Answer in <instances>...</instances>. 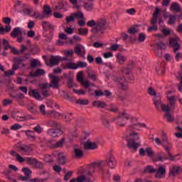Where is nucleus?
I'll use <instances>...</instances> for the list:
<instances>
[{"instance_id":"41","label":"nucleus","mask_w":182,"mask_h":182,"mask_svg":"<svg viewBox=\"0 0 182 182\" xmlns=\"http://www.w3.org/2000/svg\"><path fill=\"white\" fill-rule=\"evenodd\" d=\"M26 13H27V15H28V16H32L33 18L36 16V11H33L29 9H27L26 8V9H25V11H24V15H26Z\"/></svg>"},{"instance_id":"22","label":"nucleus","mask_w":182,"mask_h":182,"mask_svg":"<svg viewBox=\"0 0 182 182\" xmlns=\"http://www.w3.org/2000/svg\"><path fill=\"white\" fill-rule=\"evenodd\" d=\"M60 60H62V57L59 55H52L50 58V63L52 66H58Z\"/></svg>"},{"instance_id":"63","label":"nucleus","mask_w":182,"mask_h":182,"mask_svg":"<svg viewBox=\"0 0 182 182\" xmlns=\"http://www.w3.org/2000/svg\"><path fill=\"white\" fill-rule=\"evenodd\" d=\"M138 40L139 42H144V41H146V34L141 33L139 36Z\"/></svg>"},{"instance_id":"32","label":"nucleus","mask_w":182,"mask_h":182,"mask_svg":"<svg viewBox=\"0 0 182 182\" xmlns=\"http://www.w3.org/2000/svg\"><path fill=\"white\" fill-rule=\"evenodd\" d=\"M77 146H74V154L76 159H82L83 157V151L76 148Z\"/></svg>"},{"instance_id":"44","label":"nucleus","mask_w":182,"mask_h":182,"mask_svg":"<svg viewBox=\"0 0 182 182\" xmlns=\"http://www.w3.org/2000/svg\"><path fill=\"white\" fill-rule=\"evenodd\" d=\"M156 72L158 75H164L166 70L164 69V65H158L156 67Z\"/></svg>"},{"instance_id":"42","label":"nucleus","mask_w":182,"mask_h":182,"mask_svg":"<svg viewBox=\"0 0 182 182\" xmlns=\"http://www.w3.org/2000/svg\"><path fill=\"white\" fill-rule=\"evenodd\" d=\"M41 25L45 31H48V29H52V24L48 21H43Z\"/></svg>"},{"instance_id":"49","label":"nucleus","mask_w":182,"mask_h":182,"mask_svg":"<svg viewBox=\"0 0 182 182\" xmlns=\"http://www.w3.org/2000/svg\"><path fill=\"white\" fill-rule=\"evenodd\" d=\"M73 15L74 18H76L77 19H83V18H85V16L82 13V11H77L76 13H73Z\"/></svg>"},{"instance_id":"37","label":"nucleus","mask_w":182,"mask_h":182,"mask_svg":"<svg viewBox=\"0 0 182 182\" xmlns=\"http://www.w3.org/2000/svg\"><path fill=\"white\" fill-rule=\"evenodd\" d=\"M95 6V4L92 2H84V9L85 11H93V8Z\"/></svg>"},{"instance_id":"30","label":"nucleus","mask_w":182,"mask_h":182,"mask_svg":"<svg viewBox=\"0 0 182 182\" xmlns=\"http://www.w3.org/2000/svg\"><path fill=\"white\" fill-rule=\"evenodd\" d=\"M43 9L46 18L52 16V9H50V6H49V5H44Z\"/></svg>"},{"instance_id":"12","label":"nucleus","mask_w":182,"mask_h":182,"mask_svg":"<svg viewBox=\"0 0 182 182\" xmlns=\"http://www.w3.org/2000/svg\"><path fill=\"white\" fill-rule=\"evenodd\" d=\"M47 134L52 137H59V136H62L63 134V131L60 128L58 129H49L47 131Z\"/></svg>"},{"instance_id":"56","label":"nucleus","mask_w":182,"mask_h":182,"mask_svg":"<svg viewBox=\"0 0 182 182\" xmlns=\"http://www.w3.org/2000/svg\"><path fill=\"white\" fill-rule=\"evenodd\" d=\"M44 181H48V178H35L29 181V182H44Z\"/></svg>"},{"instance_id":"27","label":"nucleus","mask_w":182,"mask_h":182,"mask_svg":"<svg viewBox=\"0 0 182 182\" xmlns=\"http://www.w3.org/2000/svg\"><path fill=\"white\" fill-rule=\"evenodd\" d=\"M0 26H1V23H0ZM11 31H12V26H11L10 24L6 25L5 28H4V26H1L0 35H4L5 32L6 33H8L11 32Z\"/></svg>"},{"instance_id":"48","label":"nucleus","mask_w":182,"mask_h":182,"mask_svg":"<svg viewBox=\"0 0 182 182\" xmlns=\"http://www.w3.org/2000/svg\"><path fill=\"white\" fill-rule=\"evenodd\" d=\"M154 53L157 58H162L163 57V51L161 50L159 48L154 47Z\"/></svg>"},{"instance_id":"31","label":"nucleus","mask_w":182,"mask_h":182,"mask_svg":"<svg viewBox=\"0 0 182 182\" xmlns=\"http://www.w3.org/2000/svg\"><path fill=\"white\" fill-rule=\"evenodd\" d=\"M87 73L89 79H91L93 82H96V80H97V76L93 70H87Z\"/></svg>"},{"instance_id":"21","label":"nucleus","mask_w":182,"mask_h":182,"mask_svg":"<svg viewBox=\"0 0 182 182\" xmlns=\"http://www.w3.org/2000/svg\"><path fill=\"white\" fill-rule=\"evenodd\" d=\"M10 35L11 38H18V35H26V33L25 31H22V28L16 27L14 28Z\"/></svg>"},{"instance_id":"55","label":"nucleus","mask_w":182,"mask_h":182,"mask_svg":"<svg viewBox=\"0 0 182 182\" xmlns=\"http://www.w3.org/2000/svg\"><path fill=\"white\" fill-rule=\"evenodd\" d=\"M65 21L67 23H70V22H75V16L72 14L71 16H67L65 18Z\"/></svg>"},{"instance_id":"40","label":"nucleus","mask_w":182,"mask_h":182,"mask_svg":"<svg viewBox=\"0 0 182 182\" xmlns=\"http://www.w3.org/2000/svg\"><path fill=\"white\" fill-rule=\"evenodd\" d=\"M117 62H119V63L120 65H123V63H124L127 60V58H126V57H124V55L118 53L117 54Z\"/></svg>"},{"instance_id":"17","label":"nucleus","mask_w":182,"mask_h":182,"mask_svg":"<svg viewBox=\"0 0 182 182\" xmlns=\"http://www.w3.org/2000/svg\"><path fill=\"white\" fill-rule=\"evenodd\" d=\"M28 96L33 97L36 100H42V96H41V94L36 89H31L28 90Z\"/></svg>"},{"instance_id":"33","label":"nucleus","mask_w":182,"mask_h":182,"mask_svg":"<svg viewBox=\"0 0 182 182\" xmlns=\"http://www.w3.org/2000/svg\"><path fill=\"white\" fill-rule=\"evenodd\" d=\"M171 11L172 12H180L181 11V7L180 6V4H178V3L173 2L171 6Z\"/></svg>"},{"instance_id":"64","label":"nucleus","mask_w":182,"mask_h":182,"mask_svg":"<svg viewBox=\"0 0 182 182\" xmlns=\"http://www.w3.org/2000/svg\"><path fill=\"white\" fill-rule=\"evenodd\" d=\"M148 93L149 95H150V96H154L156 95V90H154V87H149L148 88Z\"/></svg>"},{"instance_id":"16","label":"nucleus","mask_w":182,"mask_h":182,"mask_svg":"<svg viewBox=\"0 0 182 182\" xmlns=\"http://www.w3.org/2000/svg\"><path fill=\"white\" fill-rule=\"evenodd\" d=\"M102 125L108 129L109 130H113V126L110 124V121L109 120V117L107 115H103L101 118Z\"/></svg>"},{"instance_id":"61","label":"nucleus","mask_w":182,"mask_h":182,"mask_svg":"<svg viewBox=\"0 0 182 182\" xmlns=\"http://www.w3.org/2000/svg\"><path fill=\"white\" fill-rule=\"evenodd\" d=\"M4 75L6 76V77H9V76H14V75H15V70H9L4 73Z\"/></svg>"},{"instance_id":"20","label":"nucleus","mask_w":182,"mask_h":182,"mask_svg":"<svg viewBox=\"0 0 182 182\" xmlns=\"http://www.w3.org/2000/svg\"><path fill=\"white\" fill-rule=\"evenodd\" d=\"M75 53H76V55H77L78 56H82V53H83V55L86 54V49L85 48V46L80 45V44H77L75 48Z\"/></svg>"},{"instance_id":"57","label":"nucleus","mask_w":182,"mask_h":182,"mask_svg":"<svg viewBox=\"0 0 182 182\" xmlns=\"http://www.w3.org/2000/svg\"><path fill=\"white\" fill-rule=\"evenodd\" d=\"M73 174V172L72 171H68L65 176H64V180L65 181H68L69 178L72 177Z\"/></svg>"},{"instance_id":"47","label":"nucleus","mask_w":182,"mask_h":182,"mask_svg":"<svg viewBox=\"0 0 182 182\" xmlns=\"http://www.w3.org/2000/svg\"><path fill=\"white\" fill-rule=\"evenodd\" d=\"M169 100V105L171 107L170 109H174L176 106V100L174 99V97H168Z\"/></svg>"},{"instance_id":"62","label":"nucleus","mask_w":182,"mask_h":182,"mask_svg":"<svg viewBox=\"0 0 182 182\" xmlns=\"http://www.w3.org/2000/svg\"><path fill=\"white\" fill-rule=\"evenodd\" d=\"M34 132H36V133H38V134H41V133H42V127H41V125H37L33 128Z\"/></svg>"},{"instance_id":"45","label":"nucleus","mask_w":182,"mask_h":182,"mask_svg":"<svg viewBox=\"0 0 182 182\" xmlns=\"http://www.w3.org/2000/svg\"><path fill=\"white\" fill-rule=\"evenodd\" d=\"M65 143V138H62L60 141H57L55 144L53 146L54 149L62 147Z\"/></svg>"},{"instance_id":"51","label":"nucleus","mask_w":182,"mask_h":182,"mask_svg":"<svg viewBox=\"0 0 182 182\" xmlns=\"http://www.w3.org/2000/svg\"><path fill=\"white\" fill-rule=\"evenodd\" d=\"M146 153L148 157H153L154 156V151L151 147H148L146 149Z\"/></svg>"},{"instance_id":"2","label":"nucleus","mask_w":182,"mask_h":182,"mask_svg":"<svg viewBox=\"0 0 182 182\" xmlns=\"http://www.w3.org/2000/svg\"><path fill=\"white\" fill-rule=\"evenodd\" d=\"M107 21L105 19H98L97 21L95 20H90L87 21V26L92 28L91 32L92 33H100L103 35L105 31L107 28L106 26Z\"/></svg>"},{"instance_id":"11","label":"nucleus","mask_w":182,"mask_h":182,"mask_svg":"<svg viewBox=\"0 0 182 182\" xmlns=\"http://www.w3.org/2000/svg\"><path fill=\"white\" fill-rule=\"evenodd\" d=\"M26 9V4H23L22 1L17 0L14 3V10L16 12H18L19 14H22L25 12Z\"/></svg>"},{"instance_id":"53","label":"nucleus","mask_w":182,"mask_h":182,"mask_svg":"<svg viewBox=\"0 0 182 182\" xmlns=\"http://www.w3.org/2000/svg\"><path fill=\"white\" fill-rule=\"evenodd\" d=\"M155 48H159V49H166V48H167V46H166L165 43L157 42V43H156V47Z\"/></svg>"},{"instance_id":"54","label":"nucleus","mask_w":182,"mask_h":182,"mask_svg":"<svg viewBox=\"0 0 182 182\" xmlns=\"http://www.w3.org/2000/svg\"><path fill=\"white\" fill-rule=\"evenodd\" d=\"M14 114V116L12 114L13 119H16V120H18V122H22V119H25V117L19 115V112H16Z\"/></svg>"},{"instance_id":"7","label":"nucleus","mask_w":182,"mask_h":182,"mask_svg":"<svg viewBox=\"0 0 182 182\" xmlns=\"http://www.w3.org/2000/svg\"><path fill=\"white\" fill-rule=\"evenodd\" d=\"M28 60V57L26 56H19V57H14L13 58V65L11 67V70H18L21 69L20 65H22L23 68L26 66L25 64H23V62H26Z\"/></svg>"},{"instance_id":"3","label":"nucleus","mask_w":182,"mask_h":182,"mask_svg":"<svg viewBox=\"0 0 182 182\" xmlns=\"http://www.w3.org/2000/svg\"><path fill=\"white\" fill-rule=\"evenodd\" d=\"M124 119L132 120V122L137 120L136 117L130 115V114H127L126 111L120 112L119 116L112 118L113 122H114L117 126H119V127H124V126H126V122H124Z\"/></svg>"},{"instance_id":"8","label":"nucleus","mask_w":182,"mask_h":182,"mask_svg":"<svg viewBox=\"0 0 182 182\" xmlns=\"http://www.w3.org/2000/svg\"><path fill=\"white\" fill-rule=\"evenodd\" d=\"M87 66V63L83 61H78L77 63H68L66 67L64 69H70V70H76L79 69V68H86Z\"/></svg>"},{"instance_id":"39","label":"nucleus","mask_w":182,"mask_h":182,"mask_svg":"<svg viewBox=\"0 0 182 182\" xmlns=\"http://www.w3.org/2000/svg\"><path fill=\"white\" fill-rule=\"evenodd\" d=\"M156 171H157V170L154 169L153 166L150 165L147 166L144 170V173H148L149 174H153V173H156Z\"/></svg>"},{"instance_id":"14","label":"nucleus","mask_w":182,"mask_h":182,"mask_svg":"<svg viewBox=\"0 0 182 182\" xmlns=\"http://www.w3.org/2000/svg\"><path fill=\"white\" fill-rule=\"evenodd\" d=\"M169 45L171 46V48H173V52L175 53H176L178 50H180V49H181V45L178 43V41H177V39L176 38H171L169 40Z\"/></svg>"},{"instance_id":"52","label":"nucleus","mask_w":182,"mask_h":182,"mask_svg":"<svg viewBox=\"0 0 182 182\" xmlns=\"http://www.w3.org/2000/svg\"><path fill=\"white\" fill-rule=\"evenodd\" d=\"M87 33H89L87 28L78 29V35H87Z\"/></svg>"},{"instance_id":"28","label":"nucleus","mask_w":182,"mask_h":182,"mask_svg":"<svg viewBox=\"0 0 182 182\" xmlns=\"http://www.w3.org/2000/svg\"><path fill=\"white\" fill-rule=\"evenodd\" d=\"M169 17V20L168 21V25H174L177 21V15H166L164 14V18Z\"/></svg>"},{"instance_id":"35","label":"nucleus","mask_w":182,"mask_h":182,"mask_svg":"<svg viewBox=\"0 0 182 182\" xmlns=\"http://www.w3.org/2000/svg\"><path fill=\"white\" fill-rule=\"evenodd\" d=\"M18 149H20L21 151H23L24 153H31V151L33 150L32 147L28 145H23V146H18Z\"/></svg>"},{"instance_id":"58","label":"nucleus","mask_w":182,"mask_h":182,"mask_svg":"<svg viewBox=\"0 0 182 182\" xmlns=\"http://www.w3.org/2000/svg\"><path fill=\"white\" fill-rule=\"evenodd\" d=\"M154 104L155 105L156 107L159 110V109H160V105L161 104V100L160 97H158V99L155 100V101L154 102Z\"/></svg>"},{"instance_id":"46","label":"nucleus","mask_w":182,"mask_h":182,"mask_svg":"<svg viewBox=\"0 0 182 182\" xmlns=\"http://www.w3.org/2000/svg\"><path fill=\"white\" fill-rule=\"evenodd\" d=\"M61 96H63L64 99H67V100H70V102H73V98L69 96V94H68V92H66V91L65 90L62 91Z\"/></svg>"},{"instance_id":"29","label":"nucleus","mask_w":182,"mask_h":182,"mask_svg":"<svg viewBox=\"0 0 182 182\" xmlns=\"http://www.w3.org/2000/svg\"><path fill=\"white\" fill-rule=\"evenodd\" d=\"M92 106L94 107H97L98 109H105V107H106V104L103 101L96 100L92 102Z\"/></svg>"},{"instance_id":"19","label":"nucleus","mask_w":182,"mask_h":182,"mask_svg":"<svg viewBox=\"0 0 182 182\" xmlns=\"http://www.w3.org/2000/svg\"><path fill=\"white\" fill-rule=\"evenodd\" d=\"M156 174L155 175L156 178H163L166 176V167L163 165L159 167L158 171H156Z\"/></svg>"},{"instance_id":"9","label":"nucleus","mask_w":182,"mask_h":182,"mask_svg":"<svg viewBox=\"0 0 182 182\" xmlns=\"http://www.w3.org/2000/svg\"><path fill=\"white\" fill-rule=\"evenodd\" d=\"M26 163L29 164V166H33L35 168H43V163L38 161L35 158H26Z\"/></svg>"},{"instance_id":"23","label":"nucleus","mask_w":182,"mask_h":182,"mask_svg":"<svg viewBox=\"0 0 182 182\" xmlns=\"http://www.w3.org/2000/svg\"><path fill=\"white\" fill-rule=\"evenodd\" d=\"M84 147L85 150H95L97 149V144H96V142H91L90 141H87L85 143Z\"/></svg>"},{"instance_id":"24","label":"nucleus","mask_w":182,"mask_h":182,"mask_svg":"<svg viewBox=\"0 0 182 182\" xmlns=\"http://www.w3.org/2000/svg\"><path fill=\"white\" fill-rule=\"evenodd\" d=\"M168 156V157H167V155L164 152L160 151L156 154V160L157 161H166V160H170V156Z\"/></svg>"},{"instance_id":"15","label":"nucleus","mask_w":182,"mask_h":182,"mask_svg":"<svg viewBox=\"0 0 182 182\" xmlns=\"http://www.w3.org/2000/svg\"><path fill=\"white\" fill-rule=\"evenodd\" d=\"M105 164L109 167V168H114L117 166L116 159L112 155L109 156L108 158L106 159Z\"/></svg>"},{"instance_id":"4","label":"nucleus","mask_w":182,"mask_h":182,"mask_svg":"<svg viewBox=\"0 0 182 182\" xmlns=\"http://www.w3.org/2000/svg\"><path fill=\"white\" fill-rule=\"evenodd\" d=\"M162 147L166 151L167 155L169 156L170 161H174L176 160V157L178 155L173 156L170 150H171V144L168 141L167 136L166 135L162 136Z\"/></svg>"},{"instance_id":"5","label":"nucleus","mask_w":182,"mask_h":182,"mask_svg":"<svg viewBox=\"0 0 182 182\" xmlns=\"http://www.w3.org/2000/svg\"><path fill=\"white\" fill-rule=\"evenodd\" d=\"M48 77L51 79L50 84L43 83L40 85L41 89H50V87H53V89H58L59 87V77L53 75L52 74L48 75Z\"/></svg>"},{"instance_id":"36","label":"nucleus","mask_w":182,"mask_h":182,"mask_svg":"<svg viewBox=\"0 0 182 182\" xmlns=\"http://www.w3.org/2000/svg\"><path fill=\"white\" fill-rule=\"evenodd\" d=\"M26 134L30 140H36V136L35 135V132L31 130H26Z\"/></svg>"},{"instance_id":"50","label":"nucleus","mask_w":182,"mask_h":182,"mask_svg":"<svg viewBox=\"0 0 182 182\" xmlns=\"http://www.w3.org/2000/svg\"><path fill=\"white\" fill-rule=\"evenodd\" d=\"M73 92L76 93V95H78L79 96H85V95H86V91L82 89H80V90L73 89Z\"/></svg>"},{"instance_id":"25","label":"nucleus","mask_w":182,"mask_h":182,"mask_svg":"<svg viewBox=\"0 0 182 182\" xmlns=\"http://www.w3.org/2000/svg\"><path fill=\"white\" fill-rule=\"evenodd\" d=\"M68 161V158L65 156V154L60 153L58 154L57 156V162L58 164H60V166H63L66 164V161Z\"/></svg>"},{"instance_id":"6","label":"nucleus","mask_w":182,"mask_h":182,"mask_svg":"<svg viewBox=\"0 0 182 182\" xmlns=\"http://www.w3.org/2000/svg\"><path fill=\"white\" fill-rule=\"evenodd\" d=\"M129 136L131 137H133V136H135V137L132 139H128L127 141V146L129 147V149H132V150H134V151H137V149H139V146H140V144L136 142L137 140L140 139V136H139V134L136 132H132L129 134Z\"/></svg>"},{"instance_id":"26","label":"nucleus","mask_w":182,"mask_h":182,"mask_svg":"<svg viewBox=\"0 0 182 182\" xmlns=\"http://www.w3.org/2000/svg\"><path fill=\"white\" fill-rule=\"evenodd\" d=\"M141 127H146V124L144 123L132 124L129 125V127H128V130H130L131 129H134V130H140Z\"/></svg>"},{"instance_id":"18","label":"nucleus","mask_w":182,"mask_h":182,"mask_svg":"<svg viewBox=\"0 0 182 182\" xmlns=\"http://www.w3.org/2000/svg\"><path fill=\"white\" fill-rule=\"evenodd\" d=\"M181 171V167L178 166H173L169 170V177H176Z\"/></svg>"},{"instance_id":"34","label":"nucleus","mask_w":182,"mask_h":182,"mask_svg":"<svg viewBox=\"0 0 182 182\" xmlns=\"http://www.w3.org/2000/svg\"><path fill=\"white\" fill-rule=\"evenodd\" d=\"M46 72L43 69L38 68L36 70L35 73H31V77H36V76L45 75Z\"/></svg>"},{"instance_id":"1","label":"nucleus","mask_w":182,"mask_h":182,"mask_svg":"<svg viewBox=\"0 0 182 182\" xmlns=\"http://www.w3.org/2000/svg\"><path fill=\"white\" fill-rule=\"evenodd\" d=\"M133 63L128 64L127 68H122V73L125 77H121L117 79V85L119 89L122 90H127L129 89V81L128 80H134V76L132 73V69H133Z\"/></svg>"},{"instance_id":"10","label":"nucleus","mask_w":182,"mask_h":182,"mask_svg":"<svg viewBox=\"0 0 182 182\" xmlns=\"http://www.w3.org/2000/svg\"><path fill=\"white\" fill-rule=\"evenodd\" d=\"M161 109L163 110V112H166L165 113V117L167 118V122H168V123H172V122H174V117H173V116H171V113H170V110H171L170 106L161 105Z\"/></svg>"},{"instance_id":"60","label":"nucleus","mask_w":182,"mask_h":182,"mask_svg":"<svg viewBox=\"0 0 182 182\" xmlns=\"http://www.w3.org/2000/svg\"><path fill=\"white\" fill-rule=\"evenodd\" d=\"M22 171H23L26 176L31 177V174L32 173V171H31V169H29L28 168H23L22 169Z\"/></svg>"},{"instance_id":"13","label":"nucleus","mask_w":182,"mask_h":182,"mask_svg":"<svg viewBox=\"0 0 182 182\" xmlns=\"http://www.w3.org/2000/svg\"><path fill=\"white\" fill-rule=\"evenodd\" d=\"M106 165V161H102L100 162H93L90 165V170H92L93 168H98V170H100V171H102V174H105V169L103 168V166Z\"/></svg>"},{"instance_id":"43","label":"nucleus","mask_w":182,"mask_h":182,"mask_svg":"<svg viewBox=\"0 0 182 182\" xmlns=\"http://www.w3.org/2000/svg\"><path fill=\"white\" fill-rule=\"evenodd\" d=\"M77 105H81L82 106H87L89 105V101L88 100L85 99H79L76 100Z\"/></svg>"},{"instance_id":"59","label":"nucleus","mask_w":182,"mask_h":182,"mask_svg":"<svg viewBox=\"0 0 182 182\" xmlns=\"http://www.w3.org/2000/svg\"><path fill=\"white\" fill-rule=\"evenodd\" d=\"M86 180H87V177L86 178V176L82 175V176L77 177V180H75V181H77V182L85 181L86 182Z\"/></svg>"},{"instance_id":"38","label":"nucleus","mask_w":182,"mask_h":182,"mask_svg":"<svg viewBox=\"0 0 182 182\" xmlns=\"http://www.w3.org/2000/svg\"><path fill=\"white\" fill-rule=\"evenodd\" d=\"M47 126L50 127H60V124L56 121L48 120L47 121Z\"/></svg>"}]
</instances>
